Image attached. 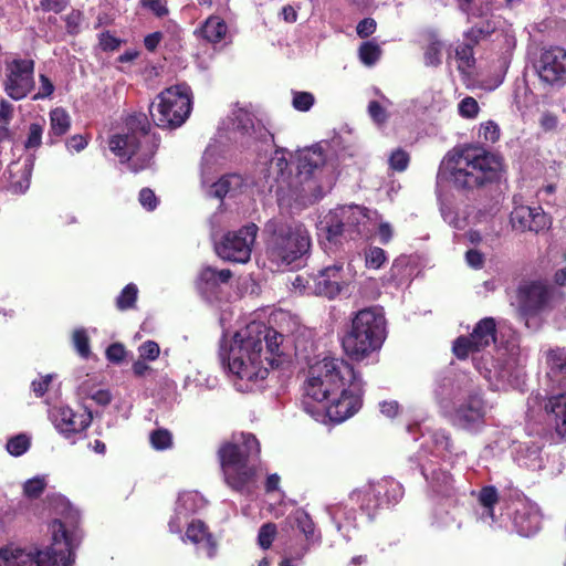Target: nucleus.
<instances>
[{
    "label": "nucleus",
    "instance_id": "nucleus-1",
    "mask_svg": "<svg viewBox=\"0 0 566 566\" xmlns=\"http://www.w3.org/2000/svg\"><path fill=\"white\" fill-rule=\"evenodd\" d=\"M304 409L315 418L310 400L317 402L331 421L340 423L363 406L364 381L353 366L340 358L326 357L310 367L304 385Z\"/></svg>",
    "mask_w": 566,
    "mask_h": 566
},
{
    "label": "nucleus",
    "instance_id": "nucleus-2",
    "mask_svg": "<svg viewBox=\"0 0 566 566\" xmlns=\"http://www.w3.org/2000/svg\"><path fill=\"white\" fill-rule=\"evenodd\" d=\"M283 336L261 322H251L221 345L220 358L227 365L239 391L253 390L264 380L269 368L279 365Z\"/></svg>",
    "mask_w": 566,
    "mask_h": 566
},
{
    "label": "nucleus",
    "instance_id": "nucleus-3",
    "mask_svg": "<svg viewBox=\"0 0 566 566\" xmlns=\"http://www.w3.org/2000/svg\"><path fill=\"white\" fill-rule=\"evenodd\" d=\"M326 157L319 146L298 151L297 174L287 172L289 161L283 149L276 150L269 164L266 181L275 191L281 207L303 208L318 200L326 182L323 175Z\"/></svg>",
    "mask_w": 566,
    "mask_h": 566
},
{
    "label": "nucleus",
    "instance_id": "nucleus-4",
    "mask_svg": "<svg viewBox=\"0 0 566 566\" xmlns=\"http://www.w3.org/2000/svg\"><path fill=\"white\" fill-rule=\"evenodd\" d=\"M65 509L64 521L54 520L50 524L52 543L42 551L22 548L15 544L0 547V566H71L74 562L73 551L80 542L75 525L80 513L62 500Z\"/></svg>",
    "mask_w": 566,
    "mask_h": 566
},
{
    "label": "nucleus",
    "instance_id": "nucleus-5",
    "mask_svg": "<svg viewBox=\"0 0 566 566\" xmlns=\"http://www.w3.org/2000/svg\"><path fill=\"white\" fill-rule=\"evenodd\" d=\"M501 157L476 147L453 148L442 159L438 179L459 189H473L500 179Z\"/></svg>",
    "mask_w": 566,
    "mask_h": 566
},
{
    "label": "nucleus",
    "instance_id": "nucleus-6",
    "mask_svg": "<svg viewBox=\"0 0 566 566\" xmlns=\"http://www.w3.org/2000/svg\"><path fill=\"white\" fill-rule=\"evenodd\" d=\"M260 444L252 434H242V442L226 443L219 450L224 482L233 491L250 495L258 485L256 459Z\"/></svg>",
    "mask_w": 566,
    "mask_h": 566
},
{
    "label": "nucleus",
    "instance_id": "nucleus-7",
    "mask_svg": "<svg viewBox=\"0 0 566 566\" xmlns=\"http://www.w3.org/2000/svg\"><path fill=\"white\" fill-rule=\"evenodd\" d=\"M125 126L126 133L115 134L109 138V149L122 161H128L132 171L138 172L150 166L158 144L148 134L150 124L145 114L129 115Z\"/></svg>",
    "mask_w": 566,
    "mask_h": 566
},
{
    "label": "nucleus",
    "instance_id": "nucleus-8",
    "mask_svg": "<svg viewBox=\"0 0 566 566\" xmlns=\"http://www.w3.org/2000/svg\"><path fill=\"white\" fill-rule=\"evenodd\" d=\"M266 228L271 232L266 255L276 270L292 264L308 252L311 238L302 223L272 220Z\"/></svg>",
    "mask_w": 566,
    "mask_h": 566
},
{
    "label": "nucleus",
    "instance_id": "nucleus-9",
    "mask_svg": "<svg viewBox=\"0 0 566 566\" xmlns=\"http://www.w3.org/2000/svg\"><path fill=\"white\" fill-rule=\"evenodd\" d=\"M385 316L379 308L359 311L342 340L346 355L352 359L363 360L379 349L385 339Z\"/></svg>",
    "mask_w": 566,
    "mask_h": 566
},
{
    "label": "nucleus",
    "instance_id": "nucleus-10",
    "mask_svg": "<svg viewBox=\"0 0 566 566\" xmlns=\"http://www.w3.org/2000/svg\"><path fill=\"white\" fill-rule=\"evenodd\" d=\"M191 90L187 84H178L164 90L157 102L149 107L150 116L158 127L181 126L191 112Z\"/></svg>",
    "mask_w": 566,
    "mask_h": 566
},
{
    "label": "nucleus",
    "instance_id": "nucleus-11",
    "mask_svg": "<svg viewBox=\"0 0 566 566\" xmlns=\"http://www.w3.org/2000/svg\"><path fill=\"white\" fill-rule=\"evenodd\" d=\"M402 494V486L399 482L392 479H381L355 491L352 499L360 503L361 510L368 515H373L377 510L397 503Z\"/></svg>",
    "mask_w": 566,
    "mask_h": 566
},
{
    "label": "nucleus",
    "instance_id": "nucleus-12",
    "mask_svg": "<svg viewBox=\"0 0 566 566\" xmlns=\"http://www.w3.org/2000/svg\"><path fill=\"white\" fill-rule=\"evenodd\" d=\"M34 61L30 59H12L4 63L3 90L7 95L20 101L34 88Z\"/></svg>",
    "mask_w": 566,
    "mask_h": 566
},
{
    "label": "nucleus",
    "instance_id": "nucleus-13",
    "mask_svg": "<svg viewBox=\"0 0 566 566\" xmlns=\"http://www.w3.org/2000/svg\"><path fill=\"white\" fill-rule=\"evenodd\" d=\"M258 230L256 224L250 223L238 231L228 232L216 245L218 255L231 262L247 263L251 258Z\"/></svg>",
    "mask_w": 566,
    "mask_h": 566
},
{
    "label": "nucleus",
    "instance_id": "nucleus-14",
    "mask_svg": "<svg viewBox=\"0 0 566 566\" xmlns=\"http://www.w3.org/2000/svg\"><path fill=\"white\" fill-rule=\"evenodd\" d=\"M495 342V322L492 317L481 319L469 337L461 336L453 344L458 358H465L470 353L480 352Z\"/></svg>",
    "mask_w": 566,
    "mask_h": 566
},
{
    "label": "nucleus",
    "instance_id": "nucleus-15",
    "mask_svg": "<svg viewBox=\"0 0 566 566\" xmlns=\"http://www.w3.org/2000/svg\"><path fill=\"white\" fill-rule=\"evenodd\" d=\"M368 210L359 206L340 207L331 211L319 221L318 229L327 233L329 240L342 234L346 228L360 224L368 218Z\"/></svg>",
    "mask_w": 566,
    "mask_h": 566
},
{
    "label": "nucleus",
    "instance_id": "nucleus-16",
    "mask_svg": "<svg viewBox=\"0 0 566 566\" xmlns=\"http://www.w3.org/2000/svg\"><path fill=\"white\" fill-rule=\"evenodd\" d=\"M566 379L554 381L548 385L544 403L548 421L554 426L556 432L566 439Z\"/></svg>",
    "mask_w": 566,
    "mask_h": 566
},
{
    "label": "nucleus",
    "instance_id": "nucleus-17",
    "mask_svg": "<svg viewBox=\"0 0 566 566\" xmlns=\"http://www.w3.org/2000/svg\"><path fill=\"white\" fill-rule=\"evenodd\" d=\"M537 72L542 81L559 84L566 81V51L559 46L545 49L538 60Z\"/></svg>",
    "mask_w": 566,
    "mask_h": 566
},
{
    "label": "nucleus",
    "instance_id": "nucleus-18",
    "mask_svg": "<svg viewBox=\"0 0 566 566\" xmlns=\"http://www.w3.org/2000/svg\"><path fill=\"white\" fill-rule=\"evenodd\" d=\"M49 417L55 429L67 439L73 434L83 432L92 421L90 413H77L65 406L52 408Z\"/></svg>",
    "mask_w": 566,
    "mask_h": 566
},
{
    "label": "nucleus",
    "instance_id": "nucleus-19",
    "mask_svg": "<svg viewBox=\"0 0 566 566\" xmlns=\"http://www.w3.org/2000/svg\"><path fill=\"white\" fill-rule=\"evenodd\" d=\"M342 264H333L319 271L313 277V292L316 295L334 298L348 284Z\"/></svg>",
    "mask_w": 566,
    "mask_h": 566
},
{
    "label": "nucleus",
    "instance_id": "nucleus-20",
    "mask_svg": "<svg viewBox=\"0 0 566 566\" xmlns=\"http://www.w3.org/2000/svg\"><path fill=\"white\" fill-rule=\"evenodd\" d=\"M510 220L513 229L522 232L531 231L538 233L551 226V218L539 206H517L511 212Z\"/></svg>",
    "mask_w": 566,
    "mask_h": 566
},
{
    "label": "nucleus",
    "instance_id": "nucleus-21",
    "mask_svg": "<svg viewBox=\"0 0 566 566\" xmlns=\"http://www.w3.org/2000/svg\"><path fill=\"white\" fill-rule=\"evenodd\" d=\"M521 315L526 317L541 311L549 297L548 287L537 281L526 282L518 289Z\"/></svg>",
    "mask_w": 566,
    "mask_h": 566
},
{
    "label": "nucleus",
    "instance_id": "nucleus-22",
    "mask_svg": "<svg viewBox=\"0 0 566 566\" xmlns=\"http://www.w3.org/2000/svg\"><path fill=\"white\" fill-rule=\"evenodd\" d=\"M485 403L479 395H471L452 413L454 426L462 429H471L482 422L485 416Z\"/></svg>",
    "mask_w": 566,
    "mask_h": 566
},
{
    "label": "nucleus",
    "instance_id": "nucleus-23",
    "mask_svg": "<svg viewBox=\"0 0 566 566\" xmlns=\"http://www.w3.org/2000/svg\"><path fill=\"white\" fill-rule=\"evenodd\" d=\"M232 124L233 129L239 133L242 138H248L247 143H249L250 139L266 142L271 137L264 125L245 108L233 111Z\"/></svg>",
    "mask_w": 566,
    "mask_h": 566
},
{
    "label": "nucleus",
    "instance_id": "nucleus-24",
    "mask_svg": "<svg viewBox=\"0 0 566 566\" xmlns=\"http://www.w3.org/2000/svg\"><path fill=\"white\" fill-rule=\"evenodd\" d=\"M513 525L521 536H532L541 527V514L537 506L528 501L515 503Z\"/></svg>",
    "mask_w": 566,
    "mask_h": 566
},
{
    "label": "nucleus",
    "instance_id": "nucleus-25",
    "mask_svg": "<svg viewBox=\"0 0 566 566\" xmlns=\"http://www.w3.org/2000/svg\"><path fill=\"white\" fill-rule=\"evenodd\" d=\"M195 544L199 552L207 557H213L217 551V544L207 526L201 521H192L186 531V539Z\"/></svg>",
    "mask_w": 566,
    "mask_h": 566
},
{
    "label": "nucleus",
    "instance_id": "nucleus-26",
    "mask_svg": "<svg viewBox=\"0 0 566 566\" xmlns=\"http://www.w3.org/2000/svg\"><path fill=\"white\" fill-rule=\"evenodd\" d=\"M291 526L297 528L305 537L308 544L318 543L321 535L317 532L311 516L302 509L295 510L289 517Z\"/></svg>",
    "mask_w": 566,
    "mask_h": 566
},
{
    "label": "nucleus",
    "instance_id": "nucleus-27",
    "mask_svg": "<svg viewBox=\"0 0 566 566\" xmlns=\"http://www.w3.org/2000/svg\"><path fill=\"white\" fill-rule=\"evenodd\" d=\"M34 166V157H28L24 163L19 167L17 163L10 166L11 187L15 192L23 193L30 186V179Z\"/></svg>",
    "mask_w": 566,
    "mask_h": 566
},
{
    "label": "nucleus",
    "instance_id": "nucleus-28",
    "mask_svg": "<svg viewBox=\"0 0 566 566\" xmlns=\"http://www.w3.org/2000/svg\"><path fill=\"white\" fill-rule=\"evenodd\" d=\"M243 186V178L240 175L232 174L220 178L211 185L209 195L222 199L226 196H234Z\"/></svg>",
    "mask_w": 566,
    "mask_h": 566
},
{
    "label": "nucleus",
    "instance_id": "nucleus-29",
    "mask_svg": "<svg viewBox=\"0 0 566 566\" xmlns=\"http://www.w3.org/2000/svg\"><path fill=\"white\" fill-rule=\"evenodd\" d=\"M71 127V118L67 112L62 107H56L50 112V143H55V138L65 135Z\"/></svg>",
    "mask_w": 566,
    "mask_h": 566
},
{
    "label": "nucleus",
    "instance_id": "nucleus-30",
    "mask_svg": "<svg viewBox=\"0 0 566 566\" xmlns=\"http://www.w3.org/2000/svg\"><path fill=\"white\" fill-rule=\"evenodd\" d=\"M227 30L226 22L221 18L212 15L206 20L201 33L207 41L218 43L226 36Z\"/></svg>",
    "mask_w": 566,
    "mask_h": 566
},
{
    "label": "nucleus",
    "instance_id": "nucleus-31",
    "mask_svg": "<svg viewBox=\"0 0 566 566\" xmlns=\"http://www.w3.org/2000/svg\"><path fill=\"white\" fill-rule=\"evenodd\" d=\"M422 474L426 480L430 481L433 490L446 496H450L454 491L453 479L446 471H433L431 476L428 475L427 470L422 469Z\"/></svg>",
    "mask_w": 566,
    "mask_h": 566
},
{
    "label": "nucleus",
    "instance_id": "nucleus-32",
    "mask_svg": "<svg viewBox=\"0 0 566 566\" xmlns=\"http://www.w3.org/2000/svg\"><path fill=\"white\" fill-rule=\"evenodd\" d=\"M427 46L424 50V64L427 66H438L441 63L442 42L433 31L427 32Z\"/></svg>",
    "mask_w": 566,
    "mask_h": 566
},
{
    "label": "nucleus",
    "instance_id": "nucleus-33",
    "mask_svg": "<svg viewBox=\"0 0 566 566\" xmlns=\"http://www.w3.org/2000/svg\"><path fill=\"white\" fill-rule=\"evenodd\" d=\"M545 360L551 371L547 376L551 378L553 374H566V348L554 347L544 353Z\"/></svg>",
    "mask_w": 566,
    "mask_h": 566
},
{
    "label": "nucleus",
    "instance_id": "nucleus-34",
    "mask_svg": "<svg viewBox=\"0 0 566 566\" xmlns=\"http://www.w3.org/2000/svg\"><path fill=\"white\" fill-rule=\"evenodd\" d=\"M479 502L483 507L481 518L494 522L493 505L497 502V491L494 486H485L479 493Z\"/></svg>",
    "mask_w": 566,
    "mask_h": 566
},
{
    "label": "nucleus",
    "instance_id": "nucleus-35",
    "mask_svg": "<svg viewBox=\"0 0 566 566\" xmlns=\"http://www.w3.org/2000/svg\"><path fill=\"white\" fill-rule=\"evenodd\" d=\"M231 275L230 270H217L212 266H206L200 272L199 280L205 283L207 287H214L221 283H227Z\"/></svg>",
    "mask_w": 566,
    "mask_h": 566
},
{
    "label": "nucleus",
    "instance_id": "nucleus-36",
    "mask_svg": "<svg viewBox=\"0 0 566 566\" xmlns=\"http://www.w3.org/2000/svg\"><path fill=\"white\" fill-rule=\"evenodd\" d=\"M516 459L520 465H524L531 469L541 468V447L535 443H532L531 446H525V448H522L518 451Z\"/></svg>",
    "mask_w": 566,
    "mask_h": 566
},
{
    "label": "nucleus",
    "instance_id": "nucleus-37",
    "mask_svg": "<svg viewBox=\"0 0 566 566\" xmlns=\"http://www.w3.org/2000/svg\"><path fill=\"white\" fill-rule=\"evenodd\" d=\"M138 295V289L135 284H127L116 297V306L119 311L133 308Z\"/></svg>",
    "mask_w": 566,
    "mask_h": 566
},
{
    "label": "nucleus",
    "instance_id": "nucleus-38",
    "mask_svg": "<svg viewBox=\"0 0 566 566\" xmlns=\"http://www.w3.org/2000/svg\"><path fill=\"white\" fill-rule=\"evenodd\" d=\"M359 59L360 61L367 65H374L381 55V49L378 44L371 41L364 42L359 48Z\"/></svg>",
    "mask_w": 566,
    "mask_h": 566
},
{
    "label": "nucleus",
    "instance_id": "nucleus-39",
    "mask_svg": "<svg viewBox=\"0 0 566 566\" xmlns=\"http://www.w3.org/2000/svg\"><path fill=\"white\" fill-rule=\"evenodd\" d=\"M199 496L195 492L181 493L177 501V514H182L184 517L198 509Z\"/></svg>",
    "mask_w": 566,
    "mask_h": 566
},
{
    "label": "nucleus",
    "instance_id": "nucleus-40",
    "mask_svg": "<svg viewBox=\"0 0 566 566\" xmlns=\"http://www.w3.org/2000/svg\"><path fill=\"white\" fill-rule=\"evenodd\" d=\"M365 264L368 269L378 270L387 261L386 252L378 247H369L365 250Z\"/></svg>",
    "mask_w": 566,
    "mask_h": 566
},
{
    "label": "nucleus",
    "instance_id": "nucleus-41",
    "mask_svg": "<svg viewBox=\"0 0 566 566\" xmlns=\"http://www.w3.org/2000/svg\"><path fill=\"white\" fill-rule=\"evenodd\" d=\"M150 444L156 450H167L172 446V436L167 429H157L149 434Z\"/></svg>",
    "mask_w": 566,
    "mask_h": 566
},
{
    "label": "nucleus",
    "instance_id": "nucleus-42",
    "mask_svg": "<svg viewBox=\"0 0 566 566\" xmlns=\"http://www.w3.org/2000/svg\"><path fill=\"white\" fill-rule=\"evenodd\" d=\"M473 44L467 41V43L459 45L455 49V56L459 60L458 69L465 72L473 64Z\"/></svg>",
    "mask_w": 566,
    "mask_h": 566
},
{
    "label": "nucleus",
    "instance_id": "nucleus-43",
    "mask_svg": "<svg viewBox=\"0 0 566 566\" xmlns=\"http://www.w3.org/2000/svg\"><path fill=\"white\" fill-rule=\"evenodd\" d=\"M458 112L463 118L474 119L479 115L480 106L475 98L467 96L458 104Z\"/></svg>",
    "mask_w": 566,
    "mask_h": 566
},
{
    "label": "nucleus",
    "instance_id": "nucleus-44",
    "mask_svg": "<svg viewBox=\"0 0 566 566\" xmlns=\"http://www.w3.org/2000/svg\"><path fill=\"white\" fill-rule=\"evenodd\" d=\"M30 447V440L25 434H18L11 438L7 443V450L10 454L19 457Z\"/></svg>",
    "mask_w": 566,
    "mask_h": 566
},
{
    "label": "nucleus",
    "instance_id": "nucleus-45",
    "mask_svg": "<svg viewBox=\"0 0 566 566\" xmlns=\"http://www.w3.org/2000/svg\"><path fill=\"white\" fill-rule=\"evenodd\" d=\"M46 486L44 476H35L28 480L23 485V492L28 497H39Z\"/></svg>",
    "mask_w": 566,
    "mask_h": 566
},
{
    "label": "nucleus",
    "instance_id": "nucleus-46",
    "mask_svg": "<svg viewBox=\"0 0 566 566\" xmlns=\"http://www.w3.org/2000/svg\"><path fill=\"white\" fill-rule=\"evenodd\" d=\"M314 95L310 92H293L292 105L296 111L307 112L314 105Z\"/></svg>",
    "mask_w": 566,
    "mask_h": 566
},
{
    "label": "nucleus",
    "instance_id": "nucleus-47",
    "mask_svg": "<svg viewBox=\"0 0 566 566\" xmlns=\"http://www.w3.org/2000/svg\"><path fill=\"white\" fill-rule=\"evenodd\" d=\"M276 535V526L273 523L263 524L258 534V543L263 549H268Z\"/></svg>",
    "mask_w": 566,
    "mask_h": 566
},
{
    "label": "nucleus",
    "instance_id": "nucleus-48",
    "mask_svg": "<svg viewBox=\"0 0 566 566\" xmlns=\"http://www.w3.org/2000/svg\"><path fill=\"white\" fill-rule=\"evenodd\" d=\"M43 126L38 123H32L29 127L28 137L24 142L27 149H36L42 144Z\"/></svg>",
    "mask_w": 566,
    "mask_h": 566
},
{
    "label": "nucleus",
    "instance_id": "nucleus-49",
    "mask_svg": "<svg viewBox=\"0 0 566 566\" xmlns=\"http://www.w3.org/2000/svg\"><path fill=\"white\" fill-rule=\"evenodd\" d=\"M72 340L75 349L82 357H87L90 355L88 336L85 329H75L73 333Z\"/></svg>",
    "mask_w": 566,
    "mask_h": 566
},
{
    "label": "nucleus",
    "instance_id": "nucleus-50",
    "mask_svg": "<svg viewBox=\"0 0 566 566\" xmlns=\"http://www.w3.org/2000/svg\"><path fill=\"white\" fill-rule=\"evenodd\" d=\"M80 390L83 395L90 397L91 399H93L101 406H106L112 400V396H111L109 391L105 390V389L92 390L87 387L86 384H82L80 386Z\"/></svg>",
    "mask_w": 566,
    "mask_h": 566
},
{
    "label": "nucleus",
    "instance_id": "nucleus-51",
    "mask_svg": "<svg viewBox=\"0 0 566 566\" xmlns=\"http://www.w3.org/2000/svg\"><path fill=\"white\" fill-rule=\"evenodd\" d=\"M368 114L377 125H385L389 118V114L385 106H382L378 101L369 102Z\"/></svg>",
    "mask_w": 566,
    "mask_h": 566
},
{
    "label": "nucleus",
    "instance_id": "nucleus-52",
    "mask_svg": "<svg viewBox=\"0 0 566 566\" xmlns=\"http://www.w3.org/2000/svg\"><path fill=\"white\" fill-rule=\"evenodd\" d=\"M409 164V155L407 151L398 148L394 150L389 157V166L397 171H403Z\"/></svg>",
    "mask_w": 566,
    "mask_h": 566
},
{
    "label": "nucleus",
    "instance_id": "nucleus-53",
    "mask_svg": "<svg viewBox=\"0 0 566 566\" xmlns=\"http://www.w3.org/2000/svg\"><path fill=\"white\" fill-rule=\"evenodd\" d=\"M479 136L485 142L495 143L500 137V128L493 120H488L480 125Z\"/></svg>",
    "mask_w": 566,
    "mask_h": 566
},
{
    "label": "nucleus",
    "instance_id": "nucleus-54",
    "mask_svg": "<svg viewBox=\"0 0 566 566\" xmlns=\"http://www.w3.org/2000/svg\"><path fill=\"white\" fill-rule=\"evenodd\" d=\"M139 358L145 360H156L160 354L159 345L154 340H147L138 347Z\"/></svg>",
    "mask_w": 566,
    "mask_h": 566
},
{
    "label": "nucleus",
    "instance_id": "nucleus-55",
    "mask_svg": "<svg viewBox=\"0 0 566 566\" xmlns=\"http://www.w3.org/2000/svg\"><path fill=\"white\" fill-rule=\"evenodd\" d=\"M140 4L149 9L158 18H163L169 13L166 0H142Z\"/></svg>",
    "mask_w": 566,
    "mask_h": 566
},
{
    "label": "nucleus",
    "instance_id": "nucleus-56",
    "mask_svg": "<svg viewBox=\"0 0 566 566\" xmlns=\"http://www.w3.org/2000/svg\"><path fill=\"white\" fill-rule=\"evenodd\" d=\"M71 0H40V8L45 12L60 13L64 11Z\"/></svg>",
    "mask_w": 566,
    "mask_h": 566
},
{
    "label": "nucleus",
    "instance_id": "nucleus-57",
    "mask_svg": "<svg viewBox=\"0 0 566 566\" xmlns=\"http://www.w3.org/2000/svg\"><path fill=\"white\" fill-rule=\"evenodd\" d=\"M125 347L119 343H114L106 349V358L115 364H119L125 358Z\"/></svg>",
    "mask_w": 566,
    "mask_h": 566
},
{
    "label": "nucleus",
    "instance_id": "nucleus-58",
    "mask_svg": "<svg viewBox=\"0 0 566 566\" xmlns=\"http://www.w3.org/2000/svg\"><path fill=\"white\" fill-rule=\"evenodd\" d=\"M40 83H41L40 90L33 96V99H43V98L50 97L54 91L53 83L44 74L40 75Z\"/></svg>",
    "mask_w": 566,
    "mask_h": 566
},
{
    "label": "nucleus",
    "instance_id": "nucleus-59",
    "mask_svg": "<svg viewBox=\"0 0 566 566\" xmlns=\"http://www.w3.org/2000/svg\"><path fill=\"white\" fill-rule=\"evenodd\" d=\"M139 202L144 208L154 210L157 207V197L151 189L144 188L139 192Z\"/></svg>",
    "mask_w": 566,
    "mask_h": 566
},
{
    "label": "nucleus",
    "instance_id": "nucleus-60",
    "mask_svg": "<svg viewBox=\"0 0 566 566\" xmlns=\"http://www.w3.org/2000/svg\"><path fill=\"white\" fill-rule=\"evenodd\" d=\"M490 33L489 25L486 28L482 27H473L469 31L465 32V39L471 44L475 45L479 41L485 38Z\"/></svg>",
    "mask_w": 566,
    "mask_h": 566
},
{
    "label": "nucleus",
    "instance_id": "nucleus-61",
    "mask_svg": "<svg viewBox=\"0 0 566 566\" xmlns=\"http://www.w3.org/2000/svg\"><path fill=\"white\" fill-rule=\"evenodd\" d=\"M376 21L371 18L363 19L356 28L357 34L360 38H367L376 31Z\"/></svg>",
    "mask_w": 566,
    "mask_h": 566
},
{
    "label": "nucleus",
    "instance_id": "nucleus-62",
    "mask_svg": "<svg viewBox=\"0 0 566 566\" xmlns=\"http://www.w3.org/2000/svg\"><path fill=\"white\" fill-rule=\"evenodd\" d=\"M467 263L473 269H481L484 264V254L475 249H470L465 253Z\"/></svg>",
    "mask_w": 566,
    "mask_h": 566
},
{
    "label": "nucleus",
    "instance_id": "nucleus-63",
    "mask_svg": "<svg viewBox=\"0 0 566 566\" xmlns=\"http://www.w3.org/2000/svg\"><path fill=\"white\" fill-rule=\"evenodd\" d=\"M52 379H53V375L49 374V375L41 377L39 380L32 381V385H31L32 390L36 397H41L46 392Z\"/></svg>",
    "mask_w": 566,
    "mask_h": 566
},
{
    "label": "nucleus",
    "instance_id": "nucleus-64",
    "mask_svg": "<svg viewBox=\"0 0 566 566\" xmlns=\"http://www.w3.org/2000/svg\"><path fill=\"white\" fill-rule=\"evenodd\" d=\"M82 21V13L80 11H72L65 18L66 29L70 33H76L78 31Z\"/></svg>",
    "mask_w": 566,
    "mask_h": 566
}]
</instances>
